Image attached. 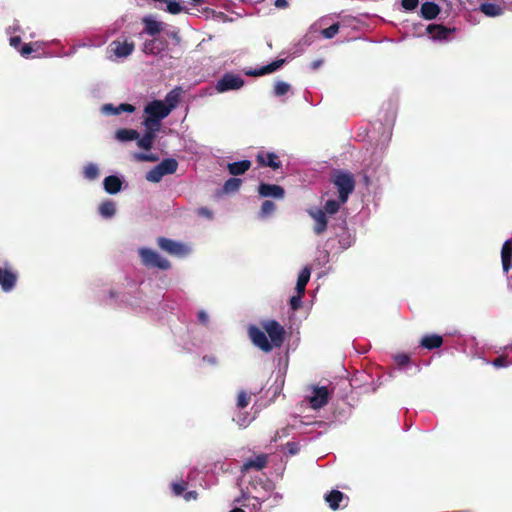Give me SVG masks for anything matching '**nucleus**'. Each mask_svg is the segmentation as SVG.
I'll return each mask as SVG.
<instances>
[{"label":"nucleus","instance_id":"f257e3e1","mask_svg":"<svg viewBox=\"0 0 512 512\" xmlns=\"http://www.w3.org/2000/svg\"><path fill=\"white\" fill-rule=\"evenodd\" d=\"M144 113L146 114V118L143 121L144 127L160 129L161 121L171 112L163 101L153 100L145 106Z\"/></svg>","mask_w":512,"mask_h":512},{"label":"nucleus","instance_id":"f03ea898","mask_svg":"<svg viewBox=\"0 0 512 512\" xmlns=\"http://www.w3.org/2000/svg\"><path fill=\"white\" fill-rule=\"evenodd\" d=\"M333 183L338 189L341 203H346L355 187L353 175L349 172H338L333 178Z\"/></svg>","mask_w":512,"mask_h":512},{"label":"nucleus","instance_id":"7ed1b4c3","mask_svg":"<svg viewBox=\"0 0 512 512\" xmlns=\"http://www.w3.org/2000/svg\"><path fill=\"white\" fill-rule=\"evenodd\" d=\"M331 393L332 391L325 386H312L311 392L306 396V399L311 408L317 410L328 403Z\"/></svg>","mask_w":512,"mask_h":512},{"label":"nucleus","instance_id":"20e7f679","mask_svg":"<svg viewBox=\"0 0 512 512\" xmlns=\"http://www.w3.org/2000/svg\"><path fill=\"white\" fill-rule=\"evenodd\" d=\"M244 86V80L240 75L225 73L216 83L215 89L219 93L230 90H239Z\"/></svg>","mask_w":512,"mask_h":512},{"label":"nucleus","instance_id":"39448f33","mask_svg":"<svg viewBox=\"0 0 512 512\" xmlns=\"http://www.w3.org/2000/svg\"><path fill=\"white\" fill-rule=\"evenodd\" d=\"M139 254L146 266L157 267L162 270L170 268L169 261L151 249L142 248L139 250Z\"/></svg>","mask_w":512,"mask_h":512},{"label":"nucleus","instance_id":"423d86ee","mask_svg":"<svg viewBox=\"0 0 512 512\" xmlns=\"http://www.w3.org/2000/svg\"><path fill=\"white\" fill-rule=\"evenodd\" d=\"M159 247L171 255L183 257L190 253V248L181 243L164 237L158 238Z\"/></svg>","mask_w":512,"mask_h":512},{"label":"nucleus","instance_id":"0eeeda50","mask_svg":"<svg viewBox=\"0 0 512 512\" xmlns=\"http://www.w3.org/2000/svg\"><path fill=\"white\" fill-rule=\"evenodd\" d=\"M263 327L270 338L272 346L280 347L284 340V328L274 320L265 322Z\"/></svg>","mask_w":512,"mask_h":512},{"label":"nucleus","instance_id":"6e6552de","mask_svg":"<svg viewBox=\"0 0 512 512\" xmlns=\"http://www.w3.org/2000/svg\"><path fill=\"white\" fill-rule=\"evenodd\" d=\"M249 336L253 342V344L259 347L261 350L265 352H269L272 350L273 346L271 342L268 340L265 332L260 330L258 327L252 326L249 328Z\"/></svg>","mask_w":512,"mask_h":512},{"label":"nucleus","instance_id":"1a4fd4ad","mask_svg":"<svg viewBox=\"0 0 512 512\" xmlns=\"http://www.w3.org/2000/svg\"><path fill=\"white\" fill-rule=\"evenodd\" d=\"M133 50L134 44L128 41H113L108 48V52H112L116 58H125L129 56Z\"/></svg>","mask_w":512,"mask_h":512},{"label":"nucleus","instance_id":"9d476101","mask_svg":"<svg viewBox=\"0 0 512 512\" xmlns=\"http://www.w3.org/2000/svg\"><path fill=\"white\" fill-rule=\"evenodd\" d=\"M426 33L430 35L432 40H448L450 35L455 29H448L442 25L430 24L425 29Z\"/></svg>","mask_w":512,"mask_h":512},{"label":"nucleus","instance_id":"9b49d317","mask_svg":"<svg viewBox=\"0 0 512 512\" xmlns=\"http://www.w3.org/2000/svg\"><path fill=\"white\" fill-rule=\"evenodd\" d=\"M258 193L261 197H273L276 199H282L284 197V189L275 184L261 183L258 188Z\"/></svg>","mask_w":512,"mask_h":512},{"label":"nucleus","instance_id":"f8f14e48","mask_svg":"<svg viewBox=\"0 0 512 512\" xmlns=\"http://www.w3.org/2000/svg\"><path fill=\"white\" fill-rule=\"evenodd\" d=\"M308 213L315 221L314 232L317 235L322 234L327 227V218L325 212L320 209H311L308 211Z\"/></svg>","mask_w":512,"mask_h":512},{"label":"nucleus","instance_id":"ddd939ff","mask_svg":"<svg viewBox=\"0 0 512 512\" xmlns=\"http://www.w3.org/2000/svg\"><path fill=\"white\" fill-rule=\"evenodd\" d=\"M284 63V60H276L272 63L262 66L259 69H248L245 71V74L247 76H262L266 74L273 73L274 71L278 70Z\"/></svg>","mask_w":512,"mask_h":512},{"label":"nucleus","instance_id":"4468645a","mask_svg":"<svg viewBox=\"0 0 512 512\" xmlns=\"http://www.w3.org/2000/svg\"><path fill=\"white\" fill-rule=\"evenodd\" d=\"M325 501L332 510H336L341 507L342 502H345L343 506L347 505L348 497L339 490H332L326 494Z\"/></svg>","mask_w":512,"mask_h":512},{"label":"nucleus","instance_id":"2eb2a0df","mask_svg":"<svg viewBox=\"0 0 512 512\" xmlns=\"http://www.w3.org/2000/svg\"><path fill=\"white\" fill-rule=\"evenodd\" d=\"M266 464H267V455L260 454V455L255 456L254 458L247 459L243 463V465L241 467V471L247 472L251 469L261 470L262 468H264L266 466Z\"/></svg>","mask_w":512,"mask_h":512},{"label":"nucleus","instance_id":"dca6fc26","mask_svg":"<svg viewBox=\"0 0 512 512\" xmlns=\"http://www.w3.org/2000/svg\"><path fill=\"white\" fill-rule=\"evenodd\" d=\"M142 22L144 24V32L151 36L160 33L163 29V23L156 20L152 15L143 17Z\"/></svg>","mask_w":512,"mask_h":512},{"label":"nucleus","instance_id":"f3484780","mask_svg":"<svg viewBox=\"0 0 512 512\" xmlns=\"http://www.w3.org/2000/svg\"><path fill=\"white\" fill-rule=\"evenodd\" d=\"M122 184V179L116 175L107 176L103 181L104 190L112 195L121 191Z\"/></svg>","mask_w":512,"mask_h":512},{"label":"nucleus","instance_id":"a211bd4d","mask_svg":"<svg viewBox=\"0 0 512 512\" xmlns=\"http://www.w3.org/2000/svg\"><path fill=\"white\" fill-rule=\"evenodd\" d=\"M16 279L17 277L13 272L0 268V286L3 291H11L15 286Z\"/></svg>","mask_w":512,"mask_h":512},{"label":"nucleus","instance_id":"6ab92c4d","mask_svg":"<svg viewBox=\"0 0 512 512\" xmlns=\"http://www.w3.org/2000/svg\"><path fill=\"white\" fill-rule=\"evenodd\" d=\"M146 131L144 133V135L137 140V145L139 148L141 149H145V150H149L151 149L152 145H153V142L155 140V137H156V132L159 131V129H154V128H145Z\"/></svg>","mask_w":512,"mask_h":512},{"label":"nucleus","instance_id":"aec40b11","mask_svg":"<svg viewBox=\"0 0 512 512\" xmlns=\"http://www.w3.org/2000/svg\"><path fill=\"white\" fill-rule=\"evenodd\" d=\"M512 258V240L508 239L504 242L501 250L502 267L505 273H508L511 267Z\"/></svg>","mask_w":512,"mask_h":512},{"label":"nucleus","instance_id":"412c9836","mask_svg":"<svg viewBox=\"0 0 512 512\" xmlns=\"http://www.w3.org/2000/svg\"><path fill=\"white\" fill-rule=\"evenodd\" d=\"M257 160L264 166H269L273 169H278L281 166V162L275 153H259Z\"/></svg>","mask_w":512,"mask_h":512},{"label":"nucleus","instance_id":"4be33fe9","mask_svg":"<svg viewBox=\"0 0 512 512\" xmlns=\"http://www.w3.org/2000/svg\"><path fill=\"white\" fill-rule=\"evenodd\" d=\"M439 13L440 8L434 2H424L420 9L421 16L426 20L435 19Z\"/></svg>","mask_w":512,"mask_h":512},{"label":"nucleus","instance_id":"5701e85b","mask_svg":"<svg viewBox=\"0 0 512 512\" xmlns=\"http://www.w3.org/2000/svg\"><path fill=\"white\" fill-rule=\"evenodd\" d=\"M182 93L181 87H175L170 92L167 93L165 96V100L163 101L165 103V106L170 109V112L177 107V105L180 102Z\"/></svg>","mask_w":512,"mask_h":512},{"label":"nucleus","instance_id":"b1692460","mask_svg":"<svg viewBox=\"0 0 512 512\" xmlns=\"http://www.w3.org/2000/svg\"><path fill=\"white\" fill-rule=\"evenodd\" d=\"M134 110H135V107L133 105L125 104V103L120 104L117 107L113 106L112 104H105L104 106H102L103 113L112 114V115H117L122 112L132 113V112H134Z\"/></svg>","mask_w":512,"mask_h":512},{"label":"nucleus","instance_id":"393cba45","mask_svg":"<svg viewBox=\"0 0 512 512\" xmlns=\"http://www.w3.org/2000/svg\"><path fill=\"white\" fill-rule=\"evenodd\" d=\"M311 270L309 267H304L298 275L296 283V291L298 294H304L307 283L309 282Z\"/></svg>","mask_w":512,"mask_h":512},{"label":"nucleus","instance_id":"a878e982","mask_svg":"<svg viewBox=\"0 0 512 512\" xmlns=\"http://www.w3.org/2000/svg\"><path fill=\"white\" fill-rule=\"evenodd\" d=\"M442 343V337L437 334L425 335L421 340V346L428 350L439 348L442 345Z\"/></svg>","mask_w":512,"mask_h":512},{"label":"nucleus","instance_id":"bb28decb","mask_svg":"<svg viewBox=\"0 0 512 512\" xmlns=\"http://www.w3.org/2000/svg\"><path fill=\"white\" fill-rule=\"evenodd\" d=\"M251 166L249 160H242L239 162H233L228 164V171L232 175L244 174Z\"/></svg>","mask_w":512,"mask_h":512},{"label":"nucleus","instance_id":"cd10ccee","mask_svg":"<svg viewBox=\"0 0 512 512\" xmlns=\"http://www.w3.org/2000/svg\"><path fill=\"white\" fill-rule=\"evenodd\" d=\"M480 11L488 17H497L503 14V8L494 3H483L480 5Z\"/></svg>","mask_w":512,"mask_h":512},{"label":"nucleus","instance_id":"c85d7f7f","mask_svg":"<svg viewBox=\"0 0 512 512\" xmlns=\"http://www.w3.org/2000/svg\"><path fill=\"white\" fill-rule=\"evenodd\" d=\"M99 213L103 218H112L116 213V204L112 200H106L99 205Z\"/></svg>","mask_w":512,"mask_h":512},{"label":"nucleus","instance_id":"c756f323","mask_svg":"<svg viewBox=\"0 0 512 512\" xmlns=\"http://www.w3.org/2000/svg\"><path fill=\"white\" fill-rule=\"evenodd\" d=\"M108 37L107 36H96L95 38H87L83 41L77 43V47L79 48H91V47H100L106 43Z\"/></svg>","mask_w":512,"mask_h":512},{"label":"nucleus","instance_id":"7c9ffc66","mask_svg":"<svg viewBox=\"0 0 512 512\" xmlns=\"http://www.w3.org/2000/svg\"><path fill=\"white\" fill-rule=\"evenodd\" d=\"M157 166L165 176L174 173L177 170L178 163L175 159L169 158L161 161Z\"/></svg>","mask_w":512,"mask_h":512},{"label":"nucleus","instance_id":"2f4dec72","mask_svg":"<svg viewBox=\"0 0 512 512\" xmlns=\"http://www.w3.org/2000/svg\"><path fill=\"white\" fill-rule=\"evenodd\" d=\"M138 137L139 133L133 129H120L116 132V139L119 141L136 140Z\"/></svg>","mask_w":512,"mask_h":512},{"label":"nucleus","instance_id":"473e14b6","mask_svg":"<svg viewBox=\"0 0 512 512\" xmlns=\"http://www.w3.org/2000/svg\"><path fill=\"white\" fill-rule=\"evenodd\" d=\"M241 183H242V181L239 178H230L225 182V184L223 186V190L226 193L235 192L240 188Z\"/></svg>","mask_w":512,"mask_h":512},{"label":"nucleus","instance_id":"72a5a7b5","mask_svg":"<svg viewBox=\"0 0 512 512\" xmlns=\"http://www.w3.org/2000/svg\"><path fill=\"white\" fill-rule=\"evenodd\" d=\"M99 175L98 166L94 163H89L84 168V177L88 180H94Z\"/></svg>","mask_w":512,"mask_h":512},{"label":"nucleus","instance_id":"f704fd0d","mask_svg":"<svg viewBox=\"0 0 512 512\" xmlns=\"http://www.w3.org/2000/svg\"><path fill=\"white\" fill-rule=\"evenodd\" d=\"M275 209H276L275 204L272 201L266 200L263 202V204L261 206L259 216L261 218H266V217L270 216L275 211Z\"/></svg>","mask_w":512,"mask_h":512},{"label":"nucleus","instance_id":"c9c22d12","mask_svg":"<svg viewBox=\"0 0 512 512\" xmlns=\"http://www.w3.org/2000/svg\"><path fill=\"white\" fill-rule=\"evenodd\" d=\"M163 177L164 173L158 168V166H155L146 174V179L153 183H158Z\"/></svg>","mask_w":512,"mask_h":512},{"label":"nucleus","instance_id":"e433bc0d","mask_svg":"<svg viewBox=\"0 0 512 512\" xmlns=\"http://www.w3.org/2000/svg\"><path fill=\"white\" fill-rule=\"evenodd\" d=\"M290 88V84L284 81H277L274 86V94L276 96H283L290 90Z\"/></svg>","mask_w":512,"mask_h":512},{"label":"nucleus","instance_id":"4c0bfd02","mask_svg":"<svg viewBox=\"0 0 512 512\" xmlns=\"http://www.w3.org/2000/svg\"><path fill=\"white\" fill-rule=\"evenodd\" d=\"M343 203H341V200L340 201H336V200H328L326 203H325V206H324V209H325V214L328 213V214H335L340 206L342 205Z\"/></svg>","mask_w":512,"mask_h":512},{"label":"nucleus","instance_id":"58836bf2","mask_svg":"<svg viewBox=\"0 0 512 512\" xmlns=\"http://www.w3.org/2000/svg\"><path fill=\"white\" fill-rule=\"evenodd\" d=\"M338 31H339V24L335 23V24L331 25L330 27L323 29L321 31V34L324 38L331 39L338 33Z\"/></svg>","mask_w":512,"mask_h":512},{"label":"nucleus","instance_id":"ea45409f","mask_svg":"<svg viewBox=\"0 0 512 512\" xmlns=\"http://www.w3.org/2000/svg\"><path fill=\"white\" fill-rule=\"evenodd\" d=\"M250 402V396L245 392L241 391L237 398V406L239 408H245Z\"/></svg>","mask_w":512,"mask_h":512},{"label":"nucleus","instance_id":"a19ab883","mask_svg":"<svg viewBox=\"0 0 512 512\" xmlns=\"http://www.w3.org/2000/svg\"><path fill=\"white\" fill-rule=\"evenodd\" d=\"M134 158L139 161H147V162H155L158 160V157L151 153H136Z\"/></svg>","mask_w":512,"mask_h":512},{"label":"nucleus","instance_id":"79ce46f5","mask_svg":"<svg viewBox=\"0 0 512 512\" xmlns=\"http://www.w3.org/2000/svg\"><path fill=\"white\" fill-rule=\"evenodd\" d=\"M186 489V483L185 482H176V483H173L172 484V490H173V493L176 495V496H180L183 494V492L185 491Z\"/></svg>","mask_w":512,"mask_h":512},{"label":"nucleus","instance_id":"37998d69","mask_svg":"<svg viewBox=\"0 0 512 512\" xmlns=\"http://www.w3.org/2000/svg\"><path fill=\"white\" fill-rule=\"evenodd\" d=\"M419 0H402L401 5L407 11H412L418 6Z\"/></svg>","mask_w":512,"mask_h":512},{"label":"nucleus","instance_id":"c03bdc74","mask_svg":"<svg viewBox=\"0 0 512 512\" xmlns=\"http://www.w3.org/2000/svg\"><path fill=\"white\" fill-rule=\"evenodd\" d=\"M282 498H283L282 494L275 492V493L271 494L267 500L270 501V507H275V506L279 505Z\"/></svg>","mask_w":512,"mask_h":512},{"label":"nucleus","instance_id":"a18cd8bd","mask_svg":"<svg viewBox=\"0 0 512 512\" xmlns=\"http://www.w3.org/2000/svg\"><path fill=\"white\" fill-rule=\"evenodd\" d=\"M302 295H303V294H298V293H297V295H296V296L291 297V299H290V305H291L292 310H294V311H295V310H297V309L301 306V303H302V301H301Z\"/></svg>","mask_w":512,"mask_h":512},{"label":"nucleus","instance_id":"49530a36","mask_svg":"<svg viewBox=\"0 0 512 512\" xmlns=\"http://www.w3.org/2000/svg\"><path fill=\"white\" fill-rule=\"evenodd\" d=\"M394 360L399 366H404L409 363V356L406 354H397L394 356Z\"/></svg>","mask_w":512,"mask_h":512},{"label":"nucleus","instance_id":"de8ad7c7","mask_svg":"<svg viewBox=\"0 0 512 512\" xmlns=\"http://www.w3.org/2000/svg\"><path fill=\"white\" fill-rule=\"evenodd\" d=\"M155 40H150L144 44V52L147 54H156L155 51Z\"/></svg>","mask_w":512,"mask_h":512},{"label":"nucleus","instance_id":"09e8293b","mask_svg":"<svg viewBox=\"0 0 512 512\" xmlns=\"http://www.w3.org/2000/svg\"><path fill=\"white\" fill-rule=\"evenodd\" d=\"M234 420L237 422V424L239 426L246 427L251 422L252 419L247 418L246 416L244 417V416L239 415Z\"/></svg>","mask_w":512,"mask_h":512},{"label":"nucleus","instance_id":"8fccbe9b","mask_svg":"<svg viewBox=\"0 0 512 512\" xmlns=\"http://www.w3.org/2000/svg\"><path fill=\"white\" fill-rule=\"evenodd\" d=\"M33 51V48L30 44H24L20 49H19V52L22 56L24 57H27L28 55L31 54V52Z\"/></svg>","mask_w":512,"mask_h":512},{"label":"nucleus","instance_id":"3c124183","mask_svg":"<svg viewBox=\"0 0 512 512\" xmlns=\"http://www.w3.org/2000/svg\"><path fill=\"white\" fill-rule=\"evenodd\" d=\"M197 213L199 216L206 217L208 219L212 218V212L206 207L199 208Z\"/></svg>","mask_w":512,"mask_h":512},{"label":"nucleus","instance_id":"603ef678","mask_svg":"<svg viewBox=\"0 0 512 512\" xmlns=\"http://www.w3.org/2000/svg\"><path fill=\"white\" fill-rule=\"evenodd\" d=\"M492 364L496 368L506 367L508 365V363L506 362L504 357H499V358L495 359L492 362Z\"/></svg>","mask_w":512,"mask_h":512},{"label":"nucleus","instance_id":"864d4df0","mask_svg":"<svg viewBox=\"0 0 512 512\" xmlns=\"http://www.w3.org/2000/svg\"><path fill=\"white\" fill-rule=\"evenodd\" d=\"M10 45L17 49L21 43V38L19 36H12L10 37Z\"/></svg>","mask_w":512,"mask_h":512},{"label":"nucleus","instance_id":"5fc2aeb1","mask_svg":"<svg viewBox=\"0 0 512 512\" xmlns=\"http://www.w3.org/2000/svg\"><path fill=\"white\" fill-rule=\"evenodd\" d=\"M198 319L202 322V323H207L208 321V315L205 311H199L198 312Z\"/></svg>","mask_w":512,"mask_h":512},{"label":"nucleus","instance_id":"6e6d98bb","mask_svg":"<svg viewBox=\"0 0 512 512\" xmlns=\"http://www.w3.org/2000/svg\"><path fill=\"white\" fill-rule=\"evenodd\" d=\"M183 497H184L187 501H189V500H192V499H196V497H197V493H196L195 491H189V492L185 493V494L183 495Z\"/></svg>","mask_w":512,"mask_h":512},{"label":"nucleus","instance_id":"4d7b16f0","mask_svg":"<svg viewBox=\"0 0 512 512\" xmlns=\"http://www.w3.org/2000/svg\"><path fill=\"white\" fill-rule=\"evenodd\" d=\"M275 6L278 8H286L288 6L287 0H276Z\"/></svg>","mask_w":512,"mask_h":512},{"label":"nucleus","instance_id":"13d9d810","mask_svg":"<svg viewBox=\"0 0 512 512\" xmlns=\"http://www.w3.org/2000/svg\"><path fill=\"white\" fill-rule=\"evenodd\" d=\"M255 500L256 503L253 504V507L255 509H260V507L262 506V504L264 503L265 500H260L259 498L257 497H254L253 498Z\"/></svg>","mask_w":512,"mask_h":512},{"label":"nucleus","instance_id":"bf43d9fd","mask_svg":"<svg viewBox=\"0 0 512 512\" xmlns=\"http://www.w3.org/2000/svg\"><path fill=\"white\" fill-rule=\"evenodd\" d=\"M322 63H323V61H322V60H316V61H313V62L311 63V68H312L313 70H316V69H318V68L322 65Z\"/></svg>","mask_w":512,"mask_h":512},{"label":"nucleus","instance_id":"052dcab7","mask_svg":"<svg viewBox=\"0 0 512 512\" xmlns=\"http://www.w3.org/2000/svg\"><path fill=\"white\" fill-rule=\"evenodd\" d=\"M77 49H79V47H77V44L73 45L72 48L70 49V52L67 53L66 55L67 56L73 55L74 53H76Z\"/></svg>","mask_w":512,"mask_h":512},{"label":"nucleus","instance_id":"680f3d73","mask_svg":"<svg viewBox=\"0 0 512 512\" xmlns=\"http://www.w3.org/2000/svg\"><path fill=\"white\" fill-rule=\"evenodd\" d=\"M230 512H245L244 510L240 509V508H234L233 510H231Z\"/></svg>","mask_w":512,"mask_h":512},{"label":"nucleus","instance_id":"e2e57ef3","mask_svg":"<svg viewBox=\"0 0 512 512\" xmlns=\"http://www.w3.org/2000/svg\"><path fill=\"white\" fill-rule=\"evenodd\" d=\"M12 29H13L14 31H16V30H18V29H19V27H9V28H8V30H7V31H8V33H11V30H12Z\"/></svg>","mask_w":512,"mask_h":512},{"label":"nucleus","instance_id":"0e129e2a","mask_svg":"<svg viewBox=\"0 0 512 512\" xmlns=\"http://www.w3.org/2000/svg\"><path fill=\"white\" fill-rule=\"evenodd\" d=\"M192 1L195 2V3L201 2V0H192Z\"/></svg>","mask_w":512,"mask_h":512}]
</instances>
